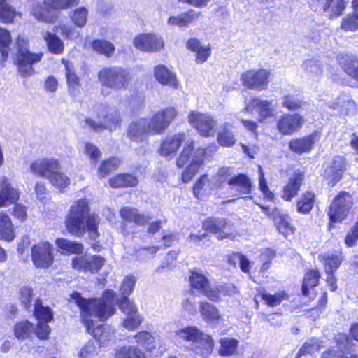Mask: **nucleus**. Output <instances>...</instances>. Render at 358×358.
Here are the masks:
<instances>
[{"mask_svg":"<svg viewBox=\"0 0 358 358\" xmlns=\"http://www.w3.org/2000/svg\"><path fill=\"white\" fill-rule=\"evenodd\" d=\"M115 293L112 289L103 291L101 297L84 298L78 292H73L70 297L74 300L80 310V318L86 327L87 332L91 334L99 343L103 344L108 338V334L102 324L96 326L92 317L101 322L106 321L115 312L113 299Z\"/></svg>","mask_w":358,"mask_h":358,"instance_id":"nucleus-1","label":"nucleus"},{"mask_svg":"<svg viewBox=\"0 0 358 358\" xmlns=\"http://www.w3.org/2000/svg\"><path fill=\"white\" fill-rule=\"evenodd\" d=\"M64 223L66 231L71 236L83 237L87 234L89 238L93 241L100 236V218L98 215L91 213L87 199H78L71 206Z\"/></svg>","mask_w":358,"mask_h":358,"instance_id":"nucleus-2","label":"nucleus"},{"mask_svg":"<svg viewBox=\"0 0 358 358\" xmlns=\"http://www.w3.org/2000/svg\"><path fill=\"white\" fill-rule=\"evenodd\" d=\"M217 148L215 143H208L206 147L196 148L194 140L187 141L176 159V166L178 168H185L181 173V181L183 183L189 182L199 169L203 168L205 161L210 158Z\"/></svg>","mask_w":358,"mask_h":358,"instance_id":"nucleus-3","label":"nucleus"},{"mask_svg":"<svg viewBox=\"0 0 358 358\" xmlns=\"http://www.w3.org/2000/svg\"><path fill=\"white\" fill-rule=\"evenodd\" d=\"M188 282L189 289L192 293L200 294L212 302L221 301L222 296H231L238 293V289L233 283L212 286L208 278L196 270L189 271Z\"/></svg>","mask_w":358,"mask_h":358,"instance_id":"nucleus-4","label":"nucleus"},{"mask_svg":"<svg viewBox=\"0 0 358 358\" xmlns=\"http://www.w3.org/2000/svg\"><path fill=\"white\" fill-rule=\"evenodd\" d=\"M80 0H43L33 4L31 15L38 22L52 24L59 18L61 11L76 6Z\"/></svg>","mask_w":358,"mask_h":358,"instance_id":"nucleus-5","label":"nucleus"},{"mask_svg":"<svg viewBox=\"0 0 358 358\" xmlns=\"http://www.w3.org/2000/svg\"><path fill=\"white\" fill-rule=\"evenodd\" d=\"M15 48L16 52L13 61L18 72L23 77L33 75L35 73L33 65L41 61L43 53L31 52L29 39L21 35H18L15 38Z\"/></svg>","mask_w":358,"mask_h":358,"instance_id":"nucleus-6","label":"nucleus"},{"mask_svg":"<svg viewBox=\"0 0 358 358\" xmlns=\"http://www.w3.org/2000/svg\"><path fill=\"white\" fill-rule=\"evenodd\" d=\"M97 77L102 86L114 90L127 88L131 79V76L127 69L117 66L101 69Z\"/></svg>","mask_w":358,"mask_h":358,"instance_id":"nucleus-7","label":"nucleus"},{"mask_svg":"<svg viewBox=\"0 0 358 358\" xmlns=\"http://www.w3.org/2000/svg\"><path fill=\"white\" fill-rule=\"evenodd\" d=\"M354 206L352 196L345 191H341L332 200L327 210L329 219L328 229L331 230L334 224L341 223L345 220Z\"/></svg>","mask_w":358,"mask_h":358,"instance_id":"nucleus-8","label":"nucleus"},{"mask_svg":"<svg viewBox=\"0 0 358 358\" xmlns=\"http://www.w3.org/2000/svg\"><path fill=\"white\" fill-rule=\"evenodd\" d=\"M20 196V192L6 181L2 182L0 189V208L14 204L12 215L19 221L23 222L27 219V207L17 203Z\"/></svg>","mask_w":358,"mask_h":358,"instance_id":"nucleus-9","label":"nucleus"},{"mask_svg":"<svg viewBox=\"0 0 358 358\" xmlns=\"http://www.w3.org/2000/svg\"><path fill=\"white\" fill-rule=\"evenodd\" d=\"M178 115L177 108L173 106L159 109L154 112L150 120L149 131L152 135L163 134Z\"/></svg>","mask_w":358,"mask_h":358,"instance_id":"nucleus-10","label":"nucleus"},{"mask_svg":"<svg viewBox=\"0 0 358 358\" xmlns=\"http://www.w3.org/2000/svg\"><path fill=\"white\" fill-rule=\"evenodd\" d=\"M240 79L246 89L255 91L266 90L270 83L271 71L264 68L248 69L241 73Z\"/></svg>","mask_w":358,"mask_h":358,"instance_id":"nucleus-11","label":"nucleus"},{"mask_svg":"<svg viewBox=\"0 0 358 358\" xmlns=\"http://www.w3.org/2000/svg\"><path fill=\"white\" fill-rule=\"evenodd\" d=\"M201 227L208 235H215L219 241L234 238L233 234L229 231L234 227V224L226 218L208 217L203 220Z\"/></svg>","mask_w":358,"mask_h":358,"instance_id":"nucleus-12","label":"nucleus"},{"mask_svg":"<svg viewBox=\"0 0 358 358\" xmlns=\"http://www.w3.org/2000/svg\"><path fill=\"white\" fill-rule=\"evenodd\" d=\"M187 119L191 126L197 131L201 136L208 138L214 136L217 122L210 115L191 110Z\"/></svg>","mask_w":358,"mask_h":358,"instance_id":"nucleus-13","label":"nucleus"},{"mask_svg":"<svg viewBox=\"0 0 358 358\" xmlns=\"http://www.w3.org/2000/svg\"><path fill=\"white\" fill-rule=\"evenodd\" d=\"M31 257L33 264L37 268H49L55 260L52 245L47 241L34 245L31 247Z\"/></svg>","mask_w":358,"mask_h":358,"instance_id":"nucleus-14","label":"nucleus"},{"mask_svg":"<svg viewBox=\"0 0 358 358\" xmlns=\"http://www.w3.org/2000/svg\"><path fill=\"white\" fill-rule=\"evenodd\" d=\"M348 166V162L345 156L336 155L331 163L324 169L322 177L329 186L334 187L343 179Z\"/></svg>","mask_w":358,"mask_h":358,"instance_id":"nucleus-15","label":"nucleus"},{"mask_svg":"<svg viewBox=\"0 0 358 358\" xmlns=\"http://www.w3.org/2000/svg\"><path fill=\"white\" fill-rule=\"evenodd\" d=\"M321 137V132L314 130L306 135L295 137L289 140V150L294 154L301 155L310 152Z\"/></svg>","mask_w":358,"mask_h":358,"instance_id":"nucleus-16","label":"nucleus"},{"mask_svg":"<svg viewBox=\"0 0 358 358\" xmlns=\"http://www.w3.org/2000/svg\"><path fill=\"white\" fill-rule=\"evenodd\" d=\"M306 120L299 113H284L277 120L275 126L278 131L283 136H290L299 132Z\"/></svg>","mask_w":358,"mask_h":358,"instance_id":"nucleus-17","label":"nucleus"},{"mask_svg":"<svg viewBox=\"0 0 358 358\" xmlns=\"http://www.w3.org/2000/svg\"><path fill=\"white\" fill-rule=\"evenodd\" d=\"M322 278V273L319 268H312L307 269L301 284V293L303 297L313 301L317 296L316 287H318Z\"/></svg>","mask_w":358,"mask_h":358,"instance_id":"nucleus-18","label":"nucleus"},{"mask_svg":"<svg viewBox=\"0 0 358 358\" xmlns=\"http://www.w3.org/2000/svg\"><path fill=\"white\" fill-rule=\"evenodd\" d=\"M106 259L101 255H92L86 257L83 255L76 256L71 260V267L78 271L97 273L104 266Z\"/></svg>","mask_w":358,"mask_h":358,"instance_id":"nucleus-19","label":"nucleus"},{"mask_svg":"<svg viewBox=\"0 0 358 358\" xmlns=\"http://www.w3.org/2000/svg\"><path fill=\"white\" fill-rule=\"evenodd\" d=\"M289 295L285 290H279L271 294L264 287H259L255 289L254 301L256 308H259V301L267 307L275 308L279 306L283 301L289 300Z\"/></svg>","mask_w":358,"mask_h":358,"instance_id":"nucleus-20","label":"nucleus"},{"mask_svg":"<svg viewBox=\"0 0 358 358\" xmlns=\"http://www.w3.org/2000/svg\"><path fill=\"white\" fill-rule=\"evenodd\" d=\"M185 138L186 135L183 131L166 136L161 140L157 150L159 155L164 157H174L185 142Z\"/></svg>","mask_w":358,"mask_h":358,"instance_id":"nucleus-21","label":"nucleus"},{"mask_svg":"<svg viewBox=\"0 0 358 358\" xmlns=\"http://www.w3.org/2000/svg\"><path fill=\"white\" fill-rule=\"evenodd\" d=\"M305 181V172L295 171L287 179L282 187L281 198L283 201L290 202L298 196Z\"/></svg>","mask_w":358,"mask_h":358,"instance_id":"nucleus-22","label":"nucleus"},{"mask_svg":"<svg viewBox=\"0 0 358 358\" xmlns=\"http://www.w3.org/2000/svg\"><path fill=\"white\" fill-rule=\"evenodd\" d=\"M136 49L143 52H157L164 47V43L161 37L153 33H142L136 35L133 41Z\"/></svg>","mask_w":358,"mask_h":358,"instance_id":"nucleus-23","label":"nucleus"},{"mask_svg":"<svg viewBox=\"0 0 358 358\" xmlns=\"http://www.w3.org/2000/svg\"><path fill=\"white\" fill-rule=\"evenodd\" d=\"M227 184L231 189L236 191L237 199L242 198L245 200L252 199L250 194L253 189V185L251 179L247 174L240 173L233 176L228 179Z\"/></svg>","mask_w":358,"mask_h":358,"instance_id":"nucleus-24","label":"nucleus"},{"mask_svg":"<svg viewBox=\"0 0 358 358\" xmlns=\"http://www.w3.org/2000/svg\"><path fill=\"white\" fill-rule=\"evenodd\" d=\"M54 169H61V164L57 159L40 158L30 164V171L34 175L47 179Z\"/></svg>","mask_w":358,"mask_h":358,"instance_id":"nucleus-25","label":"nucleus"},{"mask_svg":"<svg viewBox=\"0 0 358 358\" xmlns=\"http://www.w3.org/2000/svg\"><path fill=\"white\" fill-rule=\"evenodd\" d=\"M201 17V12L189 8L178 15L169 16L167 19V24L169 26L180 28L188 27L194 24Z\"/></svg>","mask_w":358,"mask_h":358,"instance_id":"nucleus-26","label":"nucleus"},{"mask_svg":"<svg viewBox=\"0 0 358 358\" xmlns=\"http://www.w3.org/2000/svg\"><path fill=\"white\" fill-rule=\"evenodd\" d=\"M336 60L343 71L358 83V55L341 53L337 56Z\"/></svg>","mask_w":358,"mask_h":358,"instance_id":"nucleus-27","label":"nucleus"},{"mask_svg":"<svg viewBox=\"0 0 358 358\" xmlns=\"http://www.w3.org/2000/svg\"><path fill=\"white\" fill-rule=\"evenodd\" d=\"M247 111L257 110L259 114L258 122H264L269 117L274 116V110L271 101L261 100L259 98H252L245 106Z\"/></svg>","mask_w":358,"mask_h":358,"instance_id":"nucleus-28","label":"nucleus"},{"mask_svg":"<svg viewBox=\"0 0 358 358\" xmlns=\"http://www.w3.org/2000/svg\"><path fill=\"white\" fill-rule=\"evenodd\" d=\"M145 119L131 122L127 129V136L131 141L141 143L146 140L151 134L149 131V123L145 125Z\"/></svg>","mask_w":358,"mask_h":358,"instance_id":"nucleus-29","label":"nucleus"},{"mask_svg":"<svg viewBox=\"0 0 358 358\" xmlns=\"http://www.w3.org/2000/svg\"><path fill=\"white\" fill-rule=\"evenodd\" d=\"M153 74L155 80L162 85H167L173 89L179 87L180 83L176 74L164 64L157 65L154 68Z\"/></svg>","mask_w":358,"mask_h":358,"instance_id":"nucleus-30","label":"nucleus"},{"mask_svg":"<svg viewBox=\"0 0 358 358\" xmlns=\"http://www.w3.org/2000/svg\"><path fill=\"white\" fill-rule=\"evenodd\" d=\"M120 215L124 223L134 224L136 226H145L151 219L150 216L140 213L137 208L129 206L121 208Z\"/></svg>","mask_w":358,"mask_h":358,"instance_id":"nucleus-31","label":"nucleus"},{"mask_svg":"<svg viewBox=\"0 0 358 358\" xmlns=\"http://www.w3.org/2000/svg\"><path fill=\"white\" fill-rule=\"evenodd\" d=\"M108 182L113 189H127L136 187L138 179L134 174L123 172L113 175Z\"/></svg>","mask_w":358,"mask_h":358,"instance_id":"nucleus-32","label":"nucleus"},{"mask_svg":"<svg viewBox=\"0 0 358 358\" xmlns=\"http://www.w3.org/2000/svg\"><path fill=\"white\" fill-rule=\"evenodd\" d=\"M61 62L64 66L68 90L70 93L74 92L82 86L81 78L72 62L63 57L61 59Z\"/></svg>","mask_w":358,"mask_h":358,"instance_id":"nucleus-33","label":"nucleus"},{"mask_svg":"<svg viewBox=\"0 0 358 358\" xmlns=\"http://www.w3.org/2000/svg\"><path fill=\"white\" fill-rule=\"evenodd\" d=\"M186 48L189 51L195 53V61L198 64L204 63L211 55L210 45L203 46L196 38H189L186 41Z\"/></svg>","mask_w":358,"mask_h":358,"instance_id":"nucleus-34","label":"nucleus"},{"mask_svg":"<svg viewBox=\"0 0 358 358\" xmlns=\"http://www.w3.org/2000/svg\"><path fill=\"white\" fill-rule=\"evenodd\" d=\"M347 0H324L321 3V11L327 13L329 19L341 16L347 7Z\"/></svg>","mask_w":358,"mask_h":358,"instance_id":"nucleus-35","label":"nucleus"},{"mask_svg":"<svg viewBox=\"0 0 358 358\" xmlns=\"http://www.w3.org/2000/svg\"><path fill=\"white\" fill-rule=\"evenodd\" d=\"M274 225L277 231L285 238L293 236L296 232V227L292 224L288 214L277 213L273 217Z\"/></svg>","mask_w":358,"mask_h":358,"instance_id":"nucleus-36","label":"nucleus"},{"mask_svg":"<svg viewBox=\"0 0 358 358\" xmlns=\"http://www.w3.org/2000/svg\"><path fill=\"white\" fill-rule=\"evenodd\" d=\"M55 243L58 251L65 255H77L80 256L84 252L83 243L78 241L57 238L55 239Z\"/></svg>","mask_w":358,"mask_h":358,"instance_id":"nucleus-37","label":"nucleus"},{"mask_svg":"<svg viewBox=\"0 0 358 358\" xmlns=\"http://www.w3.org/2000/svg\"><path fill=\"white\" fill-rule=\"evenodd\" d=\"M319 260L322 264L325 273H336L344 260L341 252L337 254H323L319 256Z\"/></svg>","mask_w":358,"mask_h":358,"instance_id":"nucleus-38","label":"nucleus"},{"mask_svg":"<svg viewBox=\"0 0 358 358\" xmlns=\"http://www.w3.org/2000/svg\"><path fill=\"white\" fill-rule=\"evenodd\" d=\"M13 43L10 31L0 27V66H4L7 62Z\"/></svg>","mask_w":358,"mask_h":358,"instance_id":"nucleus-39","label":"nucleus"},{"mask_svg":"<svg viewBox=\"0 0 358 358\" xmlns=\"http://www.w3.org/2000/svg\"><path fill=\"white\" fill-rule=\"evenodd\" d=\"M316 203V194L310 190L305 191L296 201V211L302 215L310 213Z\"/></svg>","mask_w":358,"mask_h":358,"instance_id":"nucleus-40","label":"nucleus"},{"mask_svg":"<svg viewBox=\"0 0 358 358\" xmlns=\"http://www.w3.org/2000/svg\"><path fill=\"white\" fill-rule=\"evenodd\" d=\"M133 338L136 344V346L141 347L145 352H152L156 348L155 338L149 331H138L133 336Z\"/></svg>","mask_w":358,"mask_h":358,"instance_id":"nucleus-41","label":"nucleus"},{"mask_svg":"<svg viewBox=\"0 0 358 358\" xmlns=\"http://www.w3.org/2000/svg\"><path fill=\"white\" fill-rule=\"evenodd\" d=\"M199 312L203 320L208 323L217 324L222 320L218 308L208 301L199 302Z\"/></svg>","mask_w":358,"mask_h":358,"instance_id":"nucleus-42","label":"nucleus"},{"mask_svg":"<svg viewBox=\"0 0 358 358\" xmlns=\"http://www.w3.org/2000/svg\"><path fill=\"white\" fill-rule=\"evenodd\" d=\"M15 238V229L11 218L5 212H0V239L10 242Z\"/></svg>","mask_w":358,"mask_h":358,"instance_id":"nucleus-43","label":"nucleus"},{"mask_svg":"<svg viewBox=\"0 0 358 358\" xmlns=\"http://www.w3.org/2000/svg\"><path fill=\"white\" fill-rule=\"evenodd\" d=\"M33 315L37 322L49 323L54 319L52 309L48 306H43V301L40 298H36L34 301Z\"/></svg>","mask_w":358,"mask_h":358,"instance_id":"nucleus-44","label":"nucleus"},{"mask_svg":"<svg viewBox=\"0 0 358 358\" xmlns=\"http://www.w3.org/2000/svg\"><path fill=\"white\" fill-rule=\"evenodd\" d=\"M48 50L53 55H61L64 51V41L56 34L46 31L43 34Z\"/></svg>","mask_w":358,"mask_h":358,"instance_id":"nucleus-45","label":"nucleus"},{"mask_svg":"<svg viewBox=\"0 0 358 358\" xmlns=\"http://www.w3.org/2000/svg\"><path fill=\"white\" fill-rule=\"evenodd\" d=\"M218 354L221 357H229L238 352L239 341L235 338L224 337L219 340Z\"/></svg>","mask_w":358,"mask_h":358,"instance_id":"nucleus-46","label":"nucleus"},{"mask_svg":"<svg viewBox=\"0 0 358 358\" xmlns=\"http://www.w3.org/2000/svg\"><path fill=\"white\" fill-rule=\"evenodd\" d=\"M232 125L229 123H224L217 134L218 144L224 148L234 146L236 143V138L231 130Z\"/></svg>","mask_w":358,"mask_h":358,"instance_id":"nucleus-47","label":"nucleus"},{"mask_svg":"<svg viewBox=\"0 0 358 358\" xmlns=\"http://www.w3.org/2000/svg\"><path fill=\"white\" fill-rule=\"evenodd\" d=\"M121 164V159L113 156L103 159L97 169V175L100 179L106 178L113 172L116 171Z\"/></svg>","mask_w":358,"mask_h":358,"instance_id":"nucleus-48","label":"nucleus"},{"mask_svg":"<svg viewBox=\"0 0 358 358\" xmlns=\"http://www.w3.org/2000/svg\"><path fill=\"white\" fill-rule=\"evenodd\" d=\"M13 331L18 340L31 338L34 334V324L28 320L18 321L14 324Z\"/></svg>","mask_w":358,"mask_h":358,"instance_id":"nucleus-49","label":"nucleus"},{"mask_svg":"<svg viewBox=\"0 0 358 358\" xmlns=\"http://www.w3.org/2000/svg\"><path fill=\"white\" fill-rule=\"evenodd\" d=\"M92 50L96 54L103 55L107 58L113 56L115 47L110 41L105 39H94L90 42Z\"/></svg>","mask_w":358,"mask_h":358,"instance_id":"nucleus-50","label":"nucleus"},{"mask_svg":"<svg viewBox=\"0 0 358 358\" xmlns=\"http://www.w3.org/2000/svg\"><path fill=\"white\" fill-rule=\"evenodd\" d=\"M210 179L207 173L201 174L192 185V189L194 196L199 201L203 200L208 195V186Z\"/></svg>","mask_w":358,"mask_h":358,"instance_id":"nucleus-51","label":"nucleus"},{"mask_svg":"<svg viewBox=\"0 0 358 358\" xmlns=\"http://www.w3.org/2000/svg\"><path fill=\"white\" fill-rule=\"evenodd\" d=\"M113 358H147L145 352L135 345H122L117 348Z\"/></svg>","mask_w":358,"mask_h":358,"instance_id":"nucleus-52","label":"nucleus"},{"mask_svg":"<svg viewBox=\"0 0 358 358\" xmlns=\"http://www.w3.org/2000/svg\"><path fill=\"white\" fill-rule=\"evenodd\" d=\"M322 341L317 338H310L303 343L302 346L297 352L295 358H301L303 356H306L307 355H311L319 352L322 348Z\"/></svg>","mask_w":358,"mask_h":358,"instance_id":"nucleus-53","label":"nucleus"},{"mask_svg":"<svg viewBox=\"0 0 358 358\" xmlns=\"http://www.w3.org/2000/svg\"><path fill=\"white\" fill-rule=\"evenodd\" d=\"M60 169H54L48 176V180L50 183L62 192L70 185L69 178Z\"/></svg>","mask_w":358,"mask_h":358,"instance_id":"nucleus-54","label":"nucleus"},{"mask_svg":"<svg viewBox=\"0 0 358 358\" xmlns=\"http://www.w3.org/2000/svg\"><path fill=\"white\" fill-rule=\"evenodd\" d=\"M328 303V294L326 291H324L320 299L317 302V305L313 308L305 310V315L306 317L310 318L315 321L326 309Z\"/></svg>","mask_w":358,"mask_h":358,"instance_id":"nucleus-55","label":"nucleus"},{"mask_svg":"<svg viewBox=\"0 0 358 358\" xmlns=\"http://www.w3.org/2000/svg\"><path fill=\"white\" fill-rule=\"evenodd\" d=\"M176 334L185 341L199 342L204 336L197 327L187 326L176 331Z\"/></svg>","mask_w":358,"mask_h":358,"instance_id":"nucleus-56","label":"nucleus"},{"mask_svg":"<svg viewBox=\"0 0 358 358\" xmlns=\"http://www.w3.org/2000/svg\"><path fill=\"white\" fill-rule=\"evenodd\" d=\"M88 10L85 6L77 7L69 13L71 22L77 27H84L87 22Z\"/></svg>","mask_w":358,"mask_h":358,"instance_id":"nucleus-57","label":"nucleus"},{"mask_svg":"<svg viewBox=\"0 0 358 358\" xmlns=\"http://www.w3.org/2000/svg\"><path fill=\"white\" fill-rule=\"evenodd\" d=\"M17 11L15 8L9 5L6 0H0V22L10 24L14 23Z\"/></svg>","mask_w":358,"mask_h":358,"instance_id":"nucleus-58","label":"nucleus"},{"mask_svg":"<svg viewBox=\"0 0 358 358\" xmlns=\"http://www.w3.org/2000/svg\"><path fill=\"white\" fill-rule=\"evenodd\" d=\"M340 339H341V344L339 347V358H358L357 350L353 344L348 342L347 336H342Z\"/></svg>","mask_w":358,"mask_h":358,"instance_id":"nucleus-59","label":"nucleus"},{"mask_svg":"<svg viewBox=\"0 0 358 358\" xmlns=\"http://www.w3.org/2000/svg\"><path fill=\"white\" fill-rule=\"evenodd\" d=\"M200 345L196 347L197 353L203 358H208L213 353L215 343L211 336H203L202 340H199Z\"/></svg>","mask_w":358,"mask_h":358,"instance_id":"nucleus-60","label":"nucleus"},{"mask_svg":"<svg viewBox=\"0 0 358 358\" xmlns=\"http://www.w3.org/2000/svg\"><path fill=\"white\" fill-rule=\"evenodd\" d=\"M143 322V317L137 312L126 315L122 321V327L129 331H134L138 329Z\"/></svg>","mask_w":358,"mask_h":358,"instance_id":"nucleus-61","label":"nucleus"},{"mask_svg":"<svg viewBox=\"0 0 358 358\" xmlns=\"http://www.w3.org/2000/svg\"><path fill=\"white\" fill-rule=\"evenodd\" d=\"M305 102L293 94L282 96V106L289 111H297L303 108Z\"/></svg>","mask_w":358,"mask_h":358,"instance_id":"nucleus-62","label":"nucleus"},{"mask_svg":"<svg viewBox=\"0 0 358 358\" xmlns=\"http://www.w3.org/2000/svg\"><path fill=\"white\" fill-rule=\"evenodd\" d=\"M340 27L346 32L358 30V13L354 11L344 17L341 22Z\"/></svg>","mask_w":358,"mask_h":358,"instance_id":"nucleus-63","label":"nucleus"},{"mask_svg":"<svg viewBox=\"0 0 358 358\" xmlns=\"http://www.w3.org/2000/svg\"><path fill=\"white\" fill-rule=\"evenodd\" d=\"M34 296L33 289L30 287H22L19 291V300L24 310H29L32 306Z\"/></svg>","mask_w":358,"mask_h":358,"instance_id":"nucleus-64","label":"nucleus"}]
</instances>
